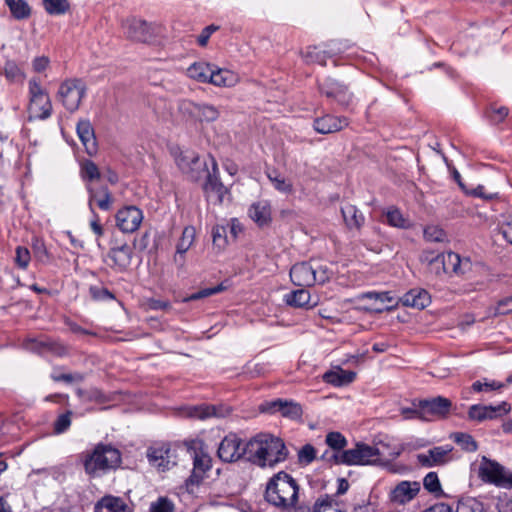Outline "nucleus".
Segmentation results:
<instances>
[{
  "label": "nucleus",
  "mask_w": 512,
  "mask_h": 512,
  "mask_svg": "<svg viewBox=\"0 0 512 512\" xmlns=\"http://www.w3.org/2000/svg\"><path fill=\"white\" fill-rule=\"evenodd\" d=\"M248 461L258 467H273L286 460L288 450L282 439L258 434L247 441Z\"/></svg>",
  "instance_id": "obj_1"
},
{
  "label": "nucleus",
  "mask_w": 512,
  "mask_h": 512,
  "mask_svg": "<svg viewBox=\"0 0 512 512\" xmlns=\"http://www.w3.org/2000/svg\"><path fill=\"white\" fill-rule=\"evenodd\" d=\"M299 486L296 480L286 472L274 475L266 485L265 500L272 506L287 510L298 501Z\"/></svg>",
  "instance_id": "obj_2"
},
{
  "label": "nucleus",
  "mask_w": 512,
  "mask_h": 512,
  "mask_svg": "<svg viewBox=\"0 0 512 512\" xmlns=\"http://www.w3.org/2000/svg\"><path fill=\"white\" fill-rule=\"evenodd\" d=\"M469 476L470 480H478L502 489H512V471L486 456L477 457L470 464Z\"/></svg>",
  "instance_id": "obj_3"
},
{
  "label": "nucleus",
  "mask_w": 512,
  "mask_h": 512,
  "mask_svg": "<svg viewBox=\"0 0 512 512\" xmlns=\"http://www.w3.org/2000/svg\"><path fill=\"white\" fill-rule=\"evenodd\" d=\"M120 451L110 444H98L84 460V468L88 475L101 476L110 470L117 469L121 464Z\"/></svg>",
  "instance_id": "obj_4"
},
{
  "label": "nucleus",
  "mask_w": 512,
  "mask_h": 512,
  "mask_svg": "<svg viewBox=\"0 0 512 512\" xmlns=\"http://www.w3.org/2000/svg\"><path fill=\"white\" fill-rule=\"evenodd\" d=\"M28 120H46L52 115L53 106L50 96L42 87L38 78H31L28 82Z\"/></svg>",
  "instance_id": "obj_5"
},
{
  "label": "nucleus",
  "mask_w": 512,
  "mask_h": 512,
  "mask_svg": "<svg viewBox=\"0 0 512 512\" xmlns=\"http://www.w3.org/2000/svg\"><path fill=\"white\" fill-rule=\"evenodd\" d=\"M385 453L380 446L357 443L354 448L337 452L333 455L336 464L370 465L377 462Z\"/></svg>",
  "instance_id": "obj_6"
},
{
  "label": "nucleus",
  "mask_w": 512,
  "mask_h": 512,
  "mask_svg": "<svg viewBox=\"0 0 512 512\" xmlns=\"http://www.w3.org/2000/svg\"><path fill=\"white\" fill-rule=\"evenodd\" d=\"M86 91L87 87L83 80L68 78L60 83L56 98L67 111L73 113L79 109Z\"/></svg>",
  "instance_id": "obj_7"
},
{
  "label": "nucleus",
  "mask_w": 512,
  "mask_h": 512,
  "mask_svg": "<svg viewBox=\"0 0 512 512\" xmlns=\"http://www.w3.org/2000/svg\"><path fill=\"white\" fill-rule=\"evenodd\" d=\"M175 162L183 173L195 181L199 180L206 174L207 170L211 169L209 168V160H202L198 153L189 149L175 152Z\"/></svg>",
  "instance_id": "obj_8"
},
{
  "label": "nucleus",
  "mask_w": 512,
  "mask_h": 512,
  "mask_svg": "<svg viewBox=\"0 0 512 512\" xmlns=\"http://www.w3.org/2000/svg\"><path fill=\"white\" fill-rule=\"evenodd\" d=\"M211 169L207 170L203 189L207 199L214 204H222L224 197L229 194V190L220 179L218 163L214 156L208 155Z\"/></svg>",
  "instance_id": "obj_9"
},
{
  "label": "nucleus",
  "mask_w": 512,
  "mask_h": 512,
  "mask_svg": "<svg viewBox=\"0 0 512 512\" xmlns=\"http://www.w3.org/2000/svg\"><path fill=\"white\" fill-rule=\"evenodd\" d=\"M217 455L221 461L226 463L237 462L244 456L248 460L247 442L243 443L237 434L229 433L219 443Z\"/></svg>",
  "instance_id": "obj_10"
},
{
  "label": "nucleus",
  "mask_w": 512,
  "mask_h": 512,
  "mask_svg": "<svg viewBox=\"0 0 512 512\" xmlns=\"http://www.w3.org/2000/svg\"><path fill=\"white\" fill-rule=\"evenodd\" d=\"M430 262L442 264L444 273L465 276L472 270V262L468 257H461L454 252L443 253L442 256L428 258Z\"/></svg>",
  "instance_id": "obj_11"
},
{
  "label": "nucleus",
  "mask_w": 512,
  "mask_h": 512,
  "mask_svg": "<svg viewBox=\"0 0 512 512\" xmlns=\"http://www.w3.org/2000/svg\"><path fill=\"white\" fill-rule=\"evenodd\" d=\"M149 464L158 471L164 472L176 465V455L168 444H156L146 451Z\"/></svg>",
  "instance_id": "obj_12"
},
{
  "label": "nucleus",
  "mask_w": 512,
  "mask_h": 512,
  "mask_svg": "<svg viewBox=\"0 0 512 512\" xmlns=\"http://www.w3.org/2000/svg\"><path fill=\"white\" fill-rule=\"evenodd\" d=\"M124 34L132 41L136 42H148L154 36L153 27L145 20L139 18H129L122 25Z\"/></svg>",
  "instance_id": "obj_13"
},
{
  "label": "nucleus",
  "mask_w": 512,
  "mask_h": 512,
  "mask_svg": "<svg viewBox=\"0 0 512 512\" xmlns=\"http://www.w3.org/2000/svg\"><path fill=\"white\" fill-rule=\"evenodd\" d=\"M453 447L450 445L436 446L417 455V461L424 467L442 466L453 460Z\"/></svg>",
  "instance_id": "obj_14"
},
{
  "label": "nucleus",
  "mask_w": 512,
  "mask_h": 512,
  "mask_svg": "<svg viewBox=\"0 0 512 512\" xmlns=\"http://www.w3.org/2000/svg\"><path fill=\"white\" fill-rule=\"evenodd\" d=\"M319 89L326 97L335 99L342 106L348 107L353 103V94L345 85L334 79L323 80L319 84Z\"/></svg>",
  "instance_id": "obj_15"
},
{
  "label": "nucleus",
  "mask_w": 512,
  "mask_h": 512,
  "mask_svg": "<svg viewBox=\"0 0 512 512\" xmlns=\"http://www.w3.org/2000/svg\"><path fill=\"white\" fill-rule=\"evenodd\" d=\"M143 220L142 211L136 206H127L120 209L116 214V225L124 233L136 231Z\"/></svg>",
  "instance_id": "obj_16"
},
{
  "label": "nucleus",
  "mask_w": 512,
  "mask_h": 512,
  "mask_svg": "<svg viewBox=\"0 0 512 512\" xmlns=\"http://www.w3.org/2000/svg\"><path fill=\"white\" fill-rule=\"evenodd\" d=\"M422 408L421 419L431 421L434 418L445 417L452 406L449 399L438 396L429 400H420Z\"/></svg>",
  "instance_id": "obj_17"
},
{
  "label": "nucleus",
  "mask_w": 512,
  "mask_h": 512,
  "mask_svg": "<svg viewBox=\"0 0 512 512\" xmlns=\"http://www.w3.org/2000/svg\"><path fill=\"white\" fill-rule=\"evenodd\" d=\"M88 192V206L91 212L94 211V204L103 211H109L113 206V196L106 186H96L94 183H86Z\"/></svg>",
  "instance_id": "obj_18"
},
{
  "label": "nucleus",
  "mask_w": 512,
  "mask_h": 512,
  "mask_svg": "<svg viewBox=\"0 0 512 512\" xmlns=\"http://www.w3.org/2000/svg\"><path fill=\"white\" fill-rule=\"evenodd\" d=\"M511 411V406L507 402H502L499 405H472L469 408L468 416L471 420L484 421L492 420L502 415H506Z\"/></svg>",
  "instance_id": "obj_19"
},
{
  "label": "nucleus",
  "mask_w": 512,
  "mask_h": 512,
  "mask_svg": "<svg viewBox=\"0 0 512 512\" xmlns=\"http://www.w3.org/2000/svg\"><path fill=\"white\" fill-rule=\"evenodd\" d=\"M364 297H375V303H371L370 305L356 306V310L382 313L384 310H389L394 306V304L391 306H388L387 304L395 303L394 297H392L389 292H365L358 295L355 300L361 301L364 300Z\"/></svg>",
  "instance_id": "obj_20"
},
{
  "label": "nucleus",
  "mask_w": 512,
  "mask_h": 512,
  "mask_svg": "<svg viewBox=\"0 0 512 512\" xmlns=\"http://www.w3.org/2000/svg\"><path fill=\"white\" fill-rule=\"evenodd\" d=\"M212 468V458L203 449L195 450L193 455V470L187 480L188 485H198L205 474Z\"/></svg>",
  "instance_id": "obj_21"
},
{
  "label": "nucleus",
  "mask_w": 512,
  "mask_h": 512,
  "mask_svg": "<svg viewBox=\"0 0 512 512\" xmlns=\"http://www.w3.org/2000/svg\"><path fill=\"white\" fill-rule=\"evenodd\" d=\"M420 491V484L416 481H401L389 494V499L397 505H404L412 501Z\"/></svg>",
  "instance_id": "obj_22"
},
{
  "label": "nucleus",
  "mask_w": 512,
  "mask_h": 512,
  "mask_svg": "<svg viewBox=\"0 0 512 512\" xmlns=\"http://www.w3.org/2000/svg\"><path fill=\"white\" fill-rule=\"evenodd\" d=\"M181 109L199 121L205 122H213L217 120L220 115L219 110L213 105L194 103L191 101H184L181 105Z\"/></svg>",
  "instance_id": "obj_23"
},
{
  "label": "nucleus",
  "mask_w": 512,
  "mask_h": 512,
  "mask_svg": "<svg viewBox=\"0 0 512 512\" xmlns=\"http://www.w3.org/2000/svg\"><path fill=\"white\" fill-rule=\"evenodd\" d=\"M290 278L294 285L309 287L315 284V271L312 262L296 263L290 270Z\"/></svg>",
  "instance_id": "obj_24"
},
{
  "label": "nucleus",
  "mask_w": 512,
  "mask_h": 512,
  "mask_svg": "<svg viewBox=\"0 0 512 512\" xmlns=\"http://www.w3.org/2000/svg\"><path fill=\"white\" fill-rule=\"evenodd\" d=\"M349 121L346 117H337L326 114L314 120L313 127L320 134L335 133L347 127Z\"/></svg>",
  "instance_id": "obj_25"
},
{
  "label": "nucleus",
  "mask_w": 512,
  "mask_h": 512,
  "mask_svg": "<svg viewBox=\"0 0 512 512\" xmlns=\"http://www.w3.org/2000/svg\"><path fill=\"white\" fill-rule=\"evenodd\" d=\"M262 411L275 413L280 412L282 416L297 419L302 415V408L299 404L283 400H275L263 406Z\"/></svg>",
  "instance_id": "obj_26"
},
{
  "label": "nucleus",
  "mask_w": 512,
  "mask_h": 512,
  "mask_svg": "<svg viewBox=\"0 0 512 512\" xmlns=\"http://www.w3.org/2000/svg\"><path fill=\"white\" fill-rule=\"evenodd\" d=\"M76 131L79 139L81 140L85 151L89 155H94L97 152V141L94 129L89 120H80L77 123Z\"/></svg>",
  "instance_id": "obj_27"
},
{
  "label": "nucleus",
  "mask_w": 512,
  "mask_h": 512,
  "mask_svg": "<svg viewBox=\"0 0 512 512\" xmlns=\"http://www.w3.org/2000/svg\"><path fill=\"white\" fill-rule=\"evenodd\" d=\"M94 512H133V510L121 497L106 495L95 504Z\"/></svg>",
  "instance_id": "obj_28"
},
{
  "label": "nucleus",
  "mask_w": 512,
  "mask_h": 512,
  "mask_svg": "<svg viewBox=\"0 0 512 512\" xmlns=\"http://www.w3.org/2000/svg\"><path fill=\"white\" fill-rule=\"evenodd\" d=\"M249 217L259 226L269 225L271 217V205L267 200L253 203L248 210Z\"/></svg>",
  "instance_id": "obj_29"
},
{
  "label": "nucleus",
  "mask_w": 512,
  "mask_h": 512,
  "mask_svg": "<svg viewBox=\"0 0 512 512\" xmlns=\"http://www.w3.org/2000/svg\"><path fill=\"white\" fill-rule=\"evenodd\" d=\"M355 378V372L344 370L340 367H335L334 369L325 372L322 376V379L325 383L333 385L335 387L348 385L352 383Z\"/></svg>",
  "instance_id": "obj_30"
},
{
  "label": "nucleus",
  "mask_w": 512,
  "mask_h": 512,
  "mask_svg": "<svg viewBox=\"0 0 512 512\" xmlns=\"http://www.w3.org/2000/svg\"><path fill=\"white\" fill-rule=\"evenodd\" d=\"M108 257L112 261L113 267L116 270L124 271L131 263L132 249L129 245L123 244L121 246L111 248Z\"/></svg>",
  "instance_id": "obj_31"
},
{
  "label": "nucleus",
  "mask_w": 512,
  "mask_h": 512,
  "mask_svg": "<svg viewBox=\"0 0 512 512\" xmlns=\"http://www.w3.org/2000/svg\"><path fill=\"white\" fill-rule=\"evenodd\" d=\"M209 83L218 87H232L239 82V75L232 70L213 66Z\"/></svg>",
  "instance_id": "obj_32"
},
{
  "label": "nucleus",
  "mask_w": 512,
  "mask_h": 512,
  "mask_svg": "<svg viewBox=\"0 0 512 512\" xmlns=\"http://www.w3.org/2000/svg\"><path fill=\"white\" fill-rule=\"evenodd\" d=\"M401 301L404 306L423 309L429 305L430 295L424 289L415 288L405 293Z\"/></svg>",
  "instance_id": "obj_33"
},
{
  "label": "nucleus",
  "mask_w": 512,
  "mask_h": 512,
  "mask_svg": "<svg viewBox=\"0 0 512 512\" xmlns=\"http://www.w3.org/2000/svg\"><path fill=\"white\" fill-rule=\"evenodd\" d=\"M230 413L228 408L219 407L213 405H199L189 409V416L204 420L211 417H225Z\"/></svg>",
  "instance_id": "obj_34"
},
{
  "label": "nucleus",
  "mask_w": 512,
  "mask_h": 512,
  "mask_svg": "<svg viewBox=\"0 0 512 512\" xmlns=\"http://www.w3.org/2000/svg\"><path fill=\"white\" fill-rule=\"evenodd\" d=\"M341 213L344 222L349 229L359 230L365 222L364 215L359 211V209L356 206L352 204L344 205L341 208Z\"/></svg>",
  "instance_id": "obj_35"
},
{
  "label": "nucleus",
  "mask_w": 512,
  "mask_h": 512,
  "mask_svg": "<svg viewBox=\"0 0 512 512\" xmlns=\"http://www.w3.org/2000/svg\"><path fill=\"white\" fill-rule=\"evenodd\" d=\"M213 65L206 62H195L187 69V75L193 80L201 83H209V74L212 73Z\"/></svg>",
  "instance_id": "obj_36"
},
{
  "label": "nucleus",
  "mask_w": 512,
  "mask_h": 512,
  "mask_svg": "<svg viewBox=\"0 0 512 512\" xmlns=\"http://www.w3.org/2000/svg\"><path fill=\"white\" fill-rule=\"evenodd\" d=\"M310 293L306 289H297L285 295V302L297 308H312L315 304H310Z\"/></svg>",
  "instance_id": "obj_37"
},
{
  "label": "nucleus",
  "mask_w": 512,
  "mask_h": 512,
  "mask_svg": "<svg viewBox=\"0 0 512 512\" xmlns=\"http://www.w3.org/2000/svg\"><path fill=\"white\" fill-rule=\"evenodd\" d=\"M196 236V230L193 226H187L183 229L181 238L177 244L175 261H178V256L183 258V255L193 245Z\"/></svg>",
  "instance_id": "obj_38"
},
{
  "label": "nucleus",
  "mask_w": 512,
  "mask_h": 512,
  "mask_svg": "<svg viewBox=\"0 0 512 512\" xmlns=\"http://www.w3.org/2000/svg\"><path fill=\"white\" fill-rule=\"evenodd\" d=\"M5 4L17 20L27 19L31 15V7L25 0H5Z\"/></svg>",
  "instance_id": "obj_39"
},
{
  "label": "nucleus",
  "mask_w": 512,
  "mask_h": 512,
  "mask_svg": "<svg viewBox=\"0 0 512 512\" xmlns=\"http://www.w3.org/2000/svg\"><path fill=\"white\" fill-rule=\"evenodd\" d=\"M267 176L273 187L280 193L289 195L294 192L293 183L280 173L273 171L268 173Z\"/></svg>",
  "instance_id": "obj_40"
},
{
  "label": "nucleus",
  "mask_w": 512,
  "mask_h": 512,
  "mask_svg": "<svg viewBox=\"0 0 512 512\" xmlns=\"http://www.w3.org/2000/svg\"><path fill=\"white\" fill-rule=\"evenodd\" d=\"M42 4L50 15H63L70 9L68 0H42Z\"/></svg>",
  "instance_id": "obj_41"
},
{
  "label": "nucleus",
  "mask_w": 512,
  "mask_h": 512,
  "mask_svg": "<svg viewBox=\"0 0 512 512\" xmlns=\"http://www.w3.org/2000/svg\"><path fill=\"white\" fill-rule=\"evenodd\" d=\"M453 512H487L485 505L476 498L461 499Z\"/></svg>",
  "instance_id": "obj_42"
},
{
  "label": "nucleus",
  "mask_w": 512,
  "mask_h": 512,
  "mask_svg": "<svg viewBox=\"0 0 512 512\" xmlns=\"http://www.w3.org/2000/svg\"><path fill=\"white\" fill-rule=\"evenodd\" d=\"M81 177L87 183H93L100 179L101 173L94 162L85 160L81 163Z\"/></svg>",
  "instance_id": "obj_43"
},
{
  "label": "nucleus",
  "mask_w": 512,
  "mask_h": 512,
  "mask_svg": "<svg viewBox=\"0 0 512 512\" xmlns=\"http://www.w3.org/2000/svg\"><path fill=\"white\" fill-rule=\"evenodd\" d=\"M450 438L467 452H475L478 448L474 438L466 433H453Z\"/></svg>",
  "instance_id": "obj_44"
},
{
  "label": "nucleus",
  "mask_w": 512,
  "mask_h": 512,
  "mask_svg": "<svg viewBox=\"0 0 512 512\" xmlns=\"http://www.w3.org/2000/svg\"><path fill=\"white\" fill-rule=\"evenodd\" d=\"M4 75L10 82H22L26 75L14 61H7L4 66Z\"/></svg>",
  "instance_id": "obj_45"
},
{
  "label": "nucleus",
  "mask_w": 512,
  "mask_h": 512,
  "mask_svg": "<svg viewBox=\"0 0 512 512\" xmlns=\"http://www.w3.org/2000/svg\"><path fill=\"white\" fill-rule=\"evenodd\" d=\"M312 512H342L337 503L329 496L319 498L314 506Z\"/></svg>",
  "instance_id": "obj_46"
},
{
  "label": "nucleus",
  "mask_w": 512,
  "mask_h": 512,
  "mask_svg": "<svg viewBox=\"0 0 512 512\" xmlns=\"http://www.w3.org/2000/svg\"><path fill=\"white\" fill-rule=\"evenodd\" d=\"M313 270L315 271V283L318 284H324L328 282L333 275V271L326 264L314 262Z\"/></svg>",
  "instance_id": "obj_47"
},
{
  "label": "nucleus",
  "mask_w": 512,
  "mask_h": 512,
  "mask_svg": "<svg viewBox=\"0 0 512 512\" xmlns=\"http://www.w3.org/2000/svg\"><path fill=\"white\" fill-rule=\"evenodd\" d=\"M213 245L222 250L226 247L228 241L226 236V228L224 226L216 225L212 229Z\"/></svg>",
  "instance_id": "obj_48"
},
{
  "label": "nucleus",
  "mask_w": 512,
  "mask_h": 512,
  "mask_svg": "<svg viewBox=\"0 0 512 512\" xmlns=\"http://www.w3.org/2000/svg\"><path fill=\"white\" fill-rule=\"evenodd\" d=\"M325 441L329 447L339 452L347 445L346 438L339 432L328 433Z\"/></svg>",
  "instance_id": "obj_49"
},
{
  "label": "nucleus",
  "mask_w": 512,
  "mask_h": 512,
  "mask_svg": "<svg viewBox=\"0 0 512 512\" xmlns=\"http://www.w3.org/2000/svg\"><path fill=\"white\" fill-rule=\"evenodd\" d=\"M174 504L167 497H159L150 504L149 512H173Z\"/></svg>",
  "instance_id": "obj_50"
},
{
  "label": "nucleus",
  "mask_w": 512,
  "mask_h": 512,
  "mask_svg": "<svg viewBox=\"0 0 512 512\" xmlns=\"http://www.w3.org/2000/svg\"><path fill=\"white\" fill-rule=\"evenodd\" d=\"M316 458V449L311 444H305L298 451V461L302 465H309Z\"/></svg>",
  "instance_id": "obj_51"
},
{
  "label": "nucleus",
  "mask_w": 512,
  "mask_h": 512,
  "mask_svg": "<svg viewBox=\"0 0 512 512\" xmlns=\"http://www.w3.org/2000/svg\"><path fill=\"white\" fill-rule=\"evenodd\" d=\"M424 488L430 493L441 492V484L436 472H429L423 479Z\"/></svg>",
  "instance_id": "obj_52"
},
{
  "label": "nucleus",
  "mask_w": 512,
  "mask_h": 512,
  "mask_svg": "<svg viewBox=\"0 0 512 512\" xmlns=\"http://www.w3.org/2000/svg\"><path fill=\"white\" fill-rule=\"evenodd\" d=\"M223 290H224V286L222 284L217 285L212 288L201 289L200 291L193 293L190 296L186 297L183 301L189 302V301L199 300V299L214 295L216 293L222 292Z\"/></svg>",
  "instance_id": "obj_53"
},
{
  "label": "nucleus",
  "mask_w": 512,
  "mask_h": 512,
  "mask_svg": "<svg viewBox=\"0 0 512 512\" xmlns=\"http://www.w3.org/2000/svg\"><path fill=\"white\" fill-rule=\"evenodd\" d=\"M504 387V384L495 380L476 381L472 385V389L476 392L498 390Z\"/></svg>",
  "instance_id": "obj_54"
},
{
  "label": "nucleus",
  "mask_w": 512,
  "mask_h": 512,
  "mask_svg": "<svg viewBox=\"0 0 512 512\" xmlns=\"http://www.w3.org/2000/svg\"><path fill=\"white\" fill-rule=\"evenodd\" d=\"M71 416L72 412L68 411L64 414H61L56 421L54 422V432L56 434H62L68 430L71 425Z\"/></svg>",
  "instance_id": "obj_55"
},
{
  "label": "nucleus",
  "mask_w": 512,
  "mask_h": 512,
  "mask_svg": "<svg viewBox=\"0 0 512 512\" xmlns=\"http://www.w3.org/2000/svg\"><path fill=\"white\" fill-rule=\"evenodd\" d=\"M424 237L431 242H441L445 238V233L438 226L431 225L424 229Z\"/></svg>",
  "instance_id": "obj_56"
},
{
  "label": "nucleus",
  "mask_w": 512,
  "mask_h": 512,
  "mask_svg": "<svg viewBox=\"0 0 512 512\" xmlns=\"http://www.w3.org/2000/svg\"><path fill=\"white\" fill-rule=\"evenodd\" d=\"M30 252L27 248L18 246L16 248V256L15 261L18 267L21 269H26L30 262Z\"/></svg>",
  "instance_id": "obj_57"
},
{
  "label": "nucleus",
  "mask_w": 512,
  "mask_h": 512,
  "mask_svg": "<svg viewBox=\"0 0 512 512\" xmlns=\"http://www.w3.org/2000/svg\"><path fill=\"white\" fill-rule=\"evenodd\" d=\"M422 408L420 405V400L418 402H413V407H403L400 409V414L404 419H421Z\"/></svg>",
  "instance_id": "obj_58"
},
{
  "label": "nucleus",
  "mask_w": 512,
  "mask_h": 512,
  "mask_svg": "<svg viewBox=\"0 0 512 512\" xmlns=\"http://www.w3.org/2000/svg\"><path fill=\"white\" fill-rule=\"evenodd\" d=\"M387 221L394 227H404L405 219L398 209H390L386 213Z\"/></svg>",
  "instance_id": "obj_59"
},
{
  "label": "nucleus",
  "mask_w": 512,
  "mask_h": 512,
  "mask_svg": "<svg viewBox=\"0 0 512 512\" xmlns=\"http://www.w3.org/2000/svg\"><path fill=\"white\" fill-rule=\"evenodd\" d=\"M442 255H443V253L436 254L434 252L426 251L423 253L421 260H422V262L426 263L430 267L431 271H433L435 274L439 275V274H441V272H443L442 264L430 262L428 260V258H433V257H437V256H442Z\"/></svg>",
  "instance_id": "obj_60"
},
{
  "label": "nucleus",
  "mask_w": 512,
  "mask_h": 512,
  "mask_svg": "<svg viewBox=\"0 0 512 512\" xmlns=\"http://www.w3.org/2000/svg\"><path fill=\"white\" fill-rule=\"evenodd\" d=\"M90 294L95 300L114 299V295L108 289L103 287H90Z\"/></svg>",
  "instance_id": "obj_61"
},
{
  "label": "nucleus",
  "mask_w": 512,
  "mask_h": 512,
  "mask_svg": "<svg viewBox=\"0 0 512 512\" xmlns=\"http://www.w3.org/2000/svg\"><path fill=\"white\" fill-rule=\"evenodd\" d=\"M500 232L505 240L512 245V216H507L500 224Z\"/></svg>",
  "instance_id": "obj_62"
},
{
  "label": "nucleus",
  "mask_w": 512,
  "mask_h": 512,
  "mask_svg": "<svg viewBox=\"0 0 512 512\" xmlns=\"http://www.w3.org/2000/svg\"><path fill=\"white\" fill-rule=\"evenodd\" d=\"M512 313V296L500 300L496 306V315H506Z\"/></svg>",
  "instance_id": "obj_63"
},
{
  "label": "nucleus",
  "mask_w": 512,
  "mask_h": 512,
  "mask_svg": "<svg viewBox=\"0 0 512 512\" xmlns=\"http://www.w3.org/2000/svg\"><path fill=\"white\" fill-rule=\"evenodd\" d=\"M33 251L35 254V257L39 259L40 261H44L48 258V251L45 247V244L43 241L36 239L33 242Z\"/></svg>",
  "instance_id": "obj_64"
}]
</instances>
